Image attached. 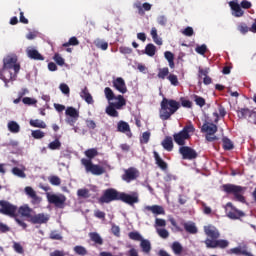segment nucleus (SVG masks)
<instances>
[{
    "label": "nucleus",
    "mask_w": 256,
    "mask_h": 256,
    "mask_svg": "<svg viewBox=\"0 0 256 256\" xmlns=\"http://www.w3.org/2000/svg\"><path fill=\"white\" fill-rule=\"evenodd\" d=\"M204 233L207 237H210L204 241L207 249H227V247H229L228 240L219 239L221 237V233H219V230L214 226H204Z\"/></svg>",
    "instance_id": "obj_1"
},
{
    "label": "nucleus",
    "mask_w": 256,
    "mask_h": 256,
    "mask_svg": "<svg viewBox=\"0 0 256 256\" xmlns=\"http://www.w3.org/2000/svg\"><path fill=\"white\" fill-rule=\"evenodd\" d=\"M85 157L81 159V165L85 167L86 173H91L92 175H103L105 173V168L99 164H93V159L99 155L97 148H90L84 152Z\"/></svg>",
    "instance_id": "obj_2"
},
{
    "label": "nucleus",
    "mask_w": 256,
    "mask_h": 256,
    "mask_svg": "<svg viewBox=\"0 0 256 256\" xmlns=\"http://www.w3.org/2000/svg\"><path fill=\"white\" fill-rule=\"evenodd\" d=\"M160 119L162 121H169L172 115H175L176 111L181 109V103L177 100L163 98L160 103Z\"/></svg>",
    "instance_id": "obj_3"
},
{
    "label": "nucleus",
    "mask_w": 256,
    "mask_h": 256,
    "mask_svg": "<svg viewBox=\"0 0 256 256\" xmlns=\"http://www.w3.org/2000/svg\"><path fill=\"white\" fill-rule=\"evenodd\" d=\"M222 191L228 195H233V201H237L238 203H247V199L244 196L247 191V187L235 184H224L222 186Z\"/></svg>",
    "instance_id": "obj_4"
},
{
    "label": "nucleus",
    "mask_w": 256,
    "mask_h": 256,
    "mask_svg": "<svg viewBox=\"0 0 256 256\" xmlns=\"http://www.w3.org/2000/svg\"><path fill=\"white\" fill-rule=\"evenodd\" d=\"M19 59L17 58V55L11 54L7 55L3 59V69H13L14 74L10 73L9 81H15L17 79V75H19V71H21V64H19Z\"/></svg>",
    "instance_id": "obj_5"
},
{
    "label": "nucleus",
    "mask_w": 256,
    "mask_h": 256,
    "mask_svg": "<svg viewBox=\"0 0 256 256\" xmlns=\"http://www.w3.org/2000/svg\"><path fill=\"white\" fill-rule=\"evenodd\" d=\"M191 133H195V126L189 123L183 127V129L173 135L174 142L180 147H185L186 141L191 139Z\"/></svg>",
    "instance_id": "obj_6"
},
{
    "label": "nucleus",
    "mask_w": 256,
    "mask_h": 256,
    "mask_svg": "<svg viewBox=\"0 0 256 256\" xmlns=\"http://www.w3.org/2000/svg\"><path fill=\"white\" fill-rule=\"evenodd\" d=\"M118 102H111L108 107H106V113L110 117H119V112L117 109H123L125 105H127V100H125V97L123 95H118L116 97Z\"/></svg>",
    "instance_id": "obj_7"
},
{
    "label": "nucleus",
    "mask_w": 256,
    "mask_h": 256,
    "mask_svg": "<svg viewBox=\"0 0 256 256\" xmlns=\"http://www.w3.org/2000/svg\"><path fill=\"white\" fill-rule=\"evenodd\" d=\"M120 195L121 192L117 191L115 188H108L104 190L102 196L98 199V203L104 205V203L109 204L113 203V201H119Z\"/></svg>",
    "instance_id": "obj_8"
},
{
    "label": "nucleus",
    "mask_w": 256,
    "mask_h": 256,
    "mask_svg": "<svg viewBox=\"0 0 256 256\" xmlns=\"http://www.w3.org/2000/svg\"><path fill=\"white\" fill-rule=\"evenodd\" d=\"M0 213L8 217H17V206L7 200H0Z\"/></svg>",
    "instance_id": "obj_9"
},
{
    "label": "nucleus",
    "mask_w": 256,
    "mask_h": 256,
    "mask_svg": "<svg viewBox=\"0 0 256 256\" xmlns=\"http://www.w3.org/2000/svg\"><path fill=\"white\" fill-rule=\"evenodd\" d=\"M179 154L182 155V159L187 161H193L199 157L197 151L189 146H181L179 148Z\"/></svg>",
    "instance_id": "obj_10"
},
{
    "label": "nucleus",
    "mask_w": 256,
    "mask_h": 256,
    "mask_svg": "<svg viewBox=\"0 0 256 256\" xmlns=\"http://www.w3.org/2000/svg\"><path fill=\"white\" fill-rule=\"evenodd\" d=\"M226 215L229 219H241V217H245V212L237 209L233 206V203L228 202L226 204Z\"/></svg>",
    "instance_id": "obj_11"
},
{
    "label": "nucleus",
    "mask_w": 256,
    "mask_h": 256,
    "mask_svg": "<svg viewBox=\"0 0 256 256\" xmlns=\"http://www.w3.org/2000/svg\"><path fill=\"white\" fill-rule=\"evenodd\" d=\"M236 113L238 119H247V117L251 119V117H253L254 120L252 121V123L256 125V112L254 110H251L249 108H238Z\"/></svg>",
    "instance_id": "obj_12"
},
{
    "label": "nucleus",
    "mask_w": 256,
    "mask_h": 256,
    "mask_svg": "<svg viewBox=\"0 0 256 256\" xmlns=\"http://www.w3.org/2000/svg\"><path fill=\"white\" fill-rule=\"evenodd\" d=\"M139 170L135 167H130L124 171V174L122 175L123 181H126V183H131V181H135L139 177Z\"/></svg>",
    "instance_id": "obj_13"
},
{
    "label": "nucleus",
    "mask_w": 256,
    "mask_h": 256,
    "mask_svg": "<svg viewBox=\"0 0 256 256\" xmlns=\"http://www.w3.org/2000/svg\"><path fill=\"white\" fill-rule=\"evenodd\" d=\"M119 201L127 205H135V203H139V196L137 194L130 195L125 192H120Z\"/></svg>",
    "instance_id": "obj_14"
},
{
    "label": "nucleus",
    "mask_w": 256,
    "mask_h": 256,
    "mask_svg": "<svg viewBox=\"0 0 256 256\" xmlns=\"http://www.w3.org/2000/svg\"><path fill=\"white\" fill-rule=\"evenodd\" d=\"M67 201V198L65 195L58 196L57 194H51L48 195V202L52 205H55V207L62 208L63 205H65V202Z\"/></svg>",
    "instance_id": "obj_15"
},
{
    "label": "nucleus",
    "mask_w": 256,
    "mask_h": 256,
    "mask_svg": "<svg viewBox=\"0 0 256 256\" xmlns=\"http://www.w3.org/2000/svg\"><path fill=\"white\" fill-rule=\"evenodd\" d=\"M112 85L116 91L125 95L127 93V84H125V80L122 77H118L112 81Z\"/></svg>",
    "instance_id": "obj_16"
},
{
    "label": "nucleus",
    "mask_w": 256,
    "mask_h": 256,
    "mask_svg": "<svg viewBox=\"0 0 256 256\" xmlns=\"http://www.w3.org/2000/svg\"><path fill=\"white\" fill-rule=\"evenodd\" d=\"M29 221L33 225H43V223H47V221H49V217H47L43 213H40V214L30 216Z\"/></svg>",
    "instance_id": "obj_17"
},
{
    "label": "nucleus",
    "mask_w": 256,
    "mask_h": 256,
    "mask_svg": "<svg viewBox=\"0 0 256 256\" xmlns=\"http://www.w3.org/2000/svg\"><path fill=\"white\" fill-rule=\"evenodd\" d=\"M217 131L218 128L213 122H205L201 127V132L207 135H215Z\"/></svg>",
    "instance_id": "obj_18"
},
{
    "label": "nucleus",
    "mask_w": 256,
    "mask_h": 256,
    "mask_svg": "<svg viewBox=\"0 0 256 256\" xmlns=\"http://www.w3.org/2000/svg\"><path fill=\"white\" fill-rule=\"evenodd\" d=\"M145 211H150V213H153L155 217L158 215H165V208L161 205H152V206H145Z\"/></svg>",
    "instance_id": "obj_19"
},
{
    "label": "nucleus",
    "mask_w": 256,
    "mask_h": 256,
    "mask_svg": "<svg viewBox=\"0 0 256 256\" xmlns=\"http://www.w3.org/2000/svg\"><path fill=\"white\" fill-rule=\"evenodd\" d=\"M152 5L145 2L144 4L141 1H136L134 3V8L138 10L139 15H145V11H151Z\"/></svg>",
    "instance_id": "obj_20"
},
{
    "label": "nucleus",
    "mask_w": 256,
    "mask_h": 256,
    "mask_svg": "<svg viewBox=\"0 0 256 256\" xmlns=\"http://www.w3.org/2000/svg\"><path fill=\"white\" fill-rule=\"evenodd\" d=\"M80 97L81 99H83L84 101H86L88 103V105H93V103H95V100H93V96L91 95V93L89 92V88H87V86H85L81 92H80Z\"/></svg>",
    "instance_id": "obj_21"
},
{
    "label": "nucleus",
    "mask_w": 256,
    "mask_h": 256,
    "mask_svg": "<svg viewBox=\"0 0 256 256\" xmlns=\"http://www.w3.org/2000/svg\"><path fill=\"white\" fill-rule=\"evenodd\" d=\"M229 6L231 7L232 11H234V17H243V15H245V12L243 9H241V5H239V3L236 1H230Z\"/></svg>",
    "instance_id": "obj_22"
},
{
    "label": "nucleus",
    "mask_w": 256,
    "mask_h": 256,
    "mask_svg": "<svg viewBox=\"0 0 256 256\" xmlns=\"http://www.w3.org/2000/svg\"><path fill=\"white\" fill-rule=\"evenodd\" d=\"M26 53L29 59H33L34 61H45V57L36 49H28L26 50Z\"/></svg>",
    "instance_id": "obj_23"
},
{
    "label": "nucleus",
    "mask_w": 256,
    "mask_h": 256,
    "mask_svg": "<svg viewBox=\"0 0 256 256\" xmlns=\"http://www.w3.org/2000/svg\"><path fill=\"white\" fill-rule=\"evenodd\" d=\"M24 191L26 195H28L30 199H32V203H41V198L37 196V192H35V190L32 187L27 186L24 188Z\"/></svg>",
    "instance_id": "obj_24"
},
{
    "label": "nucleus",
    "mask_w": 256,
    "mask_h": 256,
    "mask_svg": "<svg viewBox=\"0 0 256 256\" xmlns=\"http://www.w3.org/2000/svg\"><path fill=\"white\" fill-rule=\"evenodd\" d=\"M154 155V159H155V163L156 165L162 170V171H167L168 169V165L167 162H165L163 159H161V156L159 155V153L157 151L153 152Z\"/></svg>",
    "instance_id": "obj_25"
},
{
    "label": "nucleus",
    "mask_w": 256,
    "mask_h": 256,
    "mask_svg": "<svg viewBox=\"0 0 256 256\" xmlns=\"http://www.w3.org/2000/svg\"><path fill=\"white\" fill-rule=\"evenodd\" d=\"M230 255H245V256H253L250 252L247 251V249H243V247L238 246L235 248H232L228 251Z\"/></svg>",
    "instance_id": "obj_26"
},
{
    "label": "nucleus",
    "mask_w": 256,
    "mask_h": 256,
    "mask_svg": "<svg viewBox=\"0 0 256 256\" xmlns=\"http://www.w3.org/2000/svg\"><path fill=\"white\" fill-rule=\"evenodd\" d=\"M117 131L119 133H131V126H129V123L120 120L117 124Z\"/></svg>",
    "instance_id": "obj_27"
},
{
    "label": "nucleus",
    "mask_w": 256,
    "mask_h": 256,
    "mask_svg": "<svg viewBox=\"0 0 256 256\" xmlns=\"http://www.w3.org/2000/svg\"><path fill=\"white\" fill-rule=\"evenodd\" d=\"M161 145L165 151H173V138L171 136H166L161 142Z\"/></svg>",
    "instance_id": "obj_28"
},
{
    "label": "nucleus",
    "mask_w": 256,
    "mask_h": 256,
    "mask_svg": "<svg viewBox=\"0 0 256 256\" xmlns=\"http://www.w3.org/2000/svg\"><path fill=\"white\" fill-rule=\"evenodd\" d=\"M140 247L142 249V252L146 255H149L151 253V242L147 239H141L140 240Z\"/></svg>",
    "instance_id": "obj_29"
},
{
    "label": "nucleus",
    "mask_w": 256,
    "mask_h": 256,
    "mask_svg": "<svg viewBox=\"0 0 256 256\" xmlns=\"http://www.w3.org/2000/svg\"><path fill=\"white\" fill-rule=\"evenodd\" d=\"M94 45L97 49H101L102 51H107L109 49V43L103 39L94 40Z\"/></svg>",
    "instance_id": "obj_30"
},
{
    "label": "nucleus",
    "mask_w": 256,
    "mask_h": 256,
    "mask_svg": "<svg viewBox=\"0 0 256 256\" xmlns=\"http://www.w3.org/2000/svg\"><path fill=\"white\" fill-rule=\"evenodd\" d=\"M164 57L168 61L170 69H175V55L171 51H166Z\"/></svg>",
    "instance_id": "obj_31"
},
{
    "label": "nucleus",
    "mask_w": 256,
    "mask_h": 256,
    "mask_svg": "<svg viewBox=\"0 0 256 256\" xmlns=\"http://www.w3.org/2000/svg\"><path fill=\"white\" fill-rule=\"evenodd\" d=\"M90 241H93L96 245H103V238L97 232L89 233Z\"/></svg>",
    "instance_id": "obj_32"
},
{
    "label": "nucleus",
    "mask_w": 256,
    "mask_h": 256,
    "mask_svg": "<svg viewBox=\"0 0 256 256\" xmlns=\"http://www.w3.org/2000/svg\"><path fill=\"white\" fill-rule=\"evenodd\" d=\"M65 115L70 118L79 119V112L73 106L66 108Z\"/></svg>",
    "instance_id": "obj_33"
},
{
    "label": "nucleus",
    "mask_w": 256,
    "mask_h": 256,
    "mask_svg": "<svg viewBox=\"0 0 256 256\" xmlns=\"http://www.w3.org/2000/svg\"><path fill=\"white\" fill-rule=\"evenodd\" d=\"M183 227L187 233H190L191 235H195L197 233V226H195V223H183Z\"/></svg>",
    "instance_id": "obj_34"
},
{
    "label": "nucleus",
    "mask_w": 256,
    "mask_h": 256,
    "mask_svg": "<svg viewBox=\"0 0 256 256\" xmlns=\"http://www.w3.org/2000/svg\"><path fill=\"white\" fill-rule=\"evenodd\" d=\"M171 249L174 255H181L183 253V246L178 241L172 243Z\"/></svg>",
    "instance_id": "obj_35"
},
{
    "label": "nucleus",
    "mask_w": 256,
    "mask_h": 256,
    "mask_svg": "<svg viewBox=\"0 0 256 256\" xmlns=\"http://www.w3.org/2000/svg\"><path fill=\"white\" fill-rule=\"evenodd\" d=\"M222 143H223L224 151H231L235 147L233 145V142L231 141V139H229L227 137L222 138Z\"/></svg>",
    "instance_id": "obj_36"
},
{
    "label": "nucleus",
    "mask_w": 256,
    "mask_h": 256,
    "mask_svg": "<svg viewBox=\"0 0 256 256\" xmlns=\"http://www.w3.org/2000/svg\"><path fill=\"white\" fill-rule=\"evenodd\" d=\"M31 208L29 206H22L19 208V213L22 215V217H27L29 220L33 215H31Z\"/></svg>",
    "instance_id": "obj_37"
},
{
    "label": "nucleus",
    "mask_w": 256,
    "mask_h": 256,
    "mask_svg": "<svg viewBox=\"0 0 256 256\" xmlns=\"http://www.w3.org/2000/svg\"><path fill=\"white\" fill-rule=\"evenodd\" d=\"M104 94H105L107 101H113V100L117 101V96H115V93L113 92V90L110 87H106L104 89Z\"/></svg>",
    "instance_id": "obj_38"
},
{
    "label": "nucleus",
    "mask_w": 256,
    "mask_h": 256,
    "mask_svg": "<svg viewBox=\"0 0 256 256\" xmlns=\"http://www.w3.org/2000/svg\"><path fill=\"white\" fill-rule=\"evenodd\" d=\"M30 125L31 127H37L38 129H47V124L39 119L30 120Z\"/></svg>",
    "instance_id": "obj_39"
},
{
    "label": "nucleus",
    "mask_w": 256,
    "mask_h": 256,
    "mask_svg": "<svg viewBox=\"0 0 256 256\" xmlns=\"http://www.w3.org/2000/svg\"><path fill=\"white\" fill-rule=\"evenodd\" d=\"M8 129L10 133H19V131H21V127L15 121H10L8 123Z\"/></svg>",
    "instance_id": "obj_40"
},
{
    "label": "nucleus",
    "mask_w": 256,
    "mask_h": 256,
    "mask_svg": "<svg viewBox=\"0 0 256 256\" xmlns=\"http://www.w3.org/2000/svg\"><path fill=\"white\" fill-rule=\"evenodd\" d=\"M157 52V48L153 44H147L145 48V53L148 57H154Z\"/></svg>",
    "instance_id": "obj_41"
},
{
    "label": "nucleus",
    "mask_w": 256,
    "mask_h": 256,
    "mask_svg": "<svg viewBox=\"0 0 256 256\" xmlns=\"http://www.w3.org/2000/svg\"><path fill=\"white\" fill-rule=\"evenodd\" d=\"M77 195L82 199H89L91 197V193H89V189L87 188L78 189Z\"/></svg>",
    "instance_id": "obj_42"
},
{
    "label": "nucleus",
    "mask_w": 256,
    "mask_h": 256,
    "mask_svg": "<svg viewBox=\"0 0 256 256\" xmlns=\"http://www.w3.org/2000/svg\"><path fill=\"white\" fill-rule=\"evenodd\" d=\"M48 147L51 149V151H57L61 149V141H59V139H55L49 143Z\"/></svg>",
    "instance_id": "obj_43"
},
{
    "label": "nucleus",
    "mask_w": 256,
    "mask_h": 256,
    "mask_svg": "<svg viewBox=\"0 0 256 256\" xmlns=\"http://www.w3.org/2000/svg\"><path fill=\"white\" fill-rule=\"evenodd\" d=\"M12 173L13 175H16V177H20L21 179H25V177H27V174H25V172L19 167L12 168Z\"/></svg>",
    "instance_id": "obj_44"
},
{
    "label": "nucleus",
    "mask_w": 256,
    "mask_h": 256,
    "mask_svg": "<svg viewBox=\"0 0 256 256\" xmlns=\"http://www.w3.org/2000/svg\"><path fill=\"white\" fill-rule=\"evenodd\" d=\"M74 252L76 253V255H80V256H85L88 253L87 248L80 245L74 247Z\"/></svg>",
    "instance_id": "obj_45"
},
{
    "label": "nucleus",
    "mask_w": 256,
    "mask_h": 256,
    "mask_svg": "<svg viewBox=\"0 0 256 256\" xmlns=\"http://www.w3.org/2000/svg\"><path fill=\"white\" fill-rule=\"evenodd\" d=\"M128 237L132 241H141L143 239V236H141V234L139 232H137V231L130 232L128 234Z\"/></svg>",
    "instance_id": "obj_46"
},
{
    "label": "nucleus",
    "mask_w": 256,
    "mask_h": 256,
    "mask_svg": "<svg viewBox=\"0 0 256 256\" xmlns=\"http://www.w3.org/2000/svg\"><path fill=\"white\" fill-rule=\"evenodd\" d=\"M149 139H151V132L146 131L140 137V143H142L143 145H147V143H149Z\"/></svg>",
    "instance_id": "obj_47"
},
{
    "label": "nucleus",
    "mask_w": 256,
    "mask_h": 256,
    "mask_svg": "<svg viewBox=\"0 0 256 256\" xmlns=\"http://www.w3.org/2000/svg\"><path fill=\"white\" fill-rule=\"evenodd\" d=\"M168 75H169V68L164 67V68L159 69L157 77H158V79H165V77H167Z\"/></svg>",
    "instance_id": "obj_48"
},
{
    "label": "nucleus",
    "mask_w": 256,
    "mask_h": 256,
    "mask_svg": "<svg viewBox=\"0 0 256 256\" xmlns=\"http://www.w3.org/2000/svg\"><path fill=\"white\" fill-rule=\"evenodd\" d=\"M49 239H52V241H62L63 236H61V234H59L56 230H54L50 232Z\"/></svg>",
    "instance_id": "obj_49"
},
{
    "label": "nucleus",
    "mask_w": 256,
    "mask_h": 256,
    "mask_svg": "<svg viewBox=\"0 0 256 256\" xmlns=\"http://www.w3.org/2000/svg\"><path fill=\"white\" fill-rule=\"evenodd\" d=\"M48 180L51 185H55L56 187H59V185H61V178H59V176H50Z\"/></svg>",
    "instance_id": "obj_50"
},
{
    "label": "nucleus",
    "mask_w": 256,
    "mask_h": 256,
    "mask_svg": "<svg viewBox=\"0 0 256 256\" xmlns=\"http://www.w3.org/2000/svg\"><path fill=\"white\" fill-rule=\"evenodd\" d=\"M55 63H57V65H59L60 67H63V65H65V59H63L62 56H60L59 53H56L53 57Z\"/></svg>",
    "instance_id": "obj_51"
},
{
    "label": "nucleus",
    "mask_w": 256,
    "mask_h": 256,
    "mask_svg": "<svg viewBox=\"0 0 256 256\" xmlns=\"http://www.w3.org/2000/svg\"><path fill=\"white\" fill-rule=\"evenodd\" d=\"M156 231L159 237H161L162 239H167L169 237V231H167V229L165 228H161V229L157 228Z\"/></svg>",
    "instance_id": "obj_52"
},
{
    "label": "nucleus",
    "mask_w": 256,
    "mask_h": 256,
    "mask_svg": "<svg viewBox=\"0 0 256 256\" xmlns=\"http://www.w3.org/2000/svg\"><path fill=\"white\" fill-rule=\"evenodd\" d=\"M31 135L34 139H43V137H45V132L41 130H33Z\"/></svg>",
    "instance_id": "obj_53"
},
{
    "label": "nucleus",
    "mask_w": 256,
    "mask_h": 256,
    "mask_svg": "<svg viewBox=\"0 0 256 256\" xmlns=\"http://www.w3.org/2000/svg\"><path fill=\"white\" fill-rule=\"evenodd\" d=\"M195 51L198 55H205L207 53V45L202 44L200 46H196Z\"/></svg>",
    "instance_id": "obj_54"
},
{
    "label": "nucleus",
    "mask_w": 256,
    "mask_h": 256,
    "mask_svg": "<svg viewBox=\"0 0 256 256\" xmlns=\"http://www.w3.org/2000/svg\"><path fill=\"white\" fill-rule=\"evenodd\" d=\"M70 45H73V46L79 45V40L77 39V37L75 36L71 37L68 42L63 44V47H69Z\"/></svg>",
    "instance_id": "obj_55"
},
{
    "label": "nucleus",
    "mask_w": 256,
    "mask_h": 256,
    "mask_svg": "<svg viewBox=\"0 0 256 256\" xmlns=\"http://www.w3.org/2000/svg\"><path fill=\"white\" fill-rule=\"evenodd\" d=\"M168 81H170L171 85H174V87H177L179 85V79L177 78V75L175 74H170L167 77Z\"/></svg>",
    "instance_id": "obj_56"
},
{
    "label": "nucleus",
    "mask_w": 256,
    "mask_h": 256,
    "mask_svg": "<svg viewBox=\"0 0 256 256\" xmlns=\"http://www.w3.org/2000/svg\"><path fill=\"white\" fill-rule=\"evenodd\" d=\"M194 101L198 107H205V98L195 95Z\"/></svg>",
    "instance_id": "obj_57"
},
{
    "label": "nucleus",
    "mask_w": 256,
    "mask_h": 256,
    "mask_svg": "<svg viewBox=\"0 0 256 256\" xmlns=\"http://www.w3.org/2000/svg\"><path fill=\"white\" fill-rule=\"evenodd\" d=\"M238 31L240 33H249V31H251V28L247 27V24L241 23L240 25H238Z\"/></svg>",
    "instance_id": "obj_58"
},
{
    "label": "nucleus",
    "mask_w": 256,
    "mask_h": 256,
    "mask_svg": "<svg viewBox=\"0 0 256 256\" xmlns=\"http://www.w3.org/2000/svg\"><path fill=\"white\" fill-rule=\"evenodd\" d=\"M22 102L24 103V105H35V104H37V100H35L31 97H24L22 99Z\"/></svg>",
    "instance_id": "obj_59"
},
{
    "label": "nucleus",
    "mask_w": 256,
    "mask_h": 256,
    "mask_svg": "<svg viewBox=\"0 0 256 256\" xmlns=\"http://www.w3.org/2000/svg\"><path fill=\"white\" fill-rule=\"evenodd\" d=\"M209 68H199L198 70V77H208L209 76Z\"/></svg>",
    "instance_id": "obj_60"
},
{
    "label": "nucleus",
    "mask_w": 256,
    "mask_h": 256,
    "mask_svg": "<svg viewBox=\"0 0 256 256\" xmlns=\"http://www.w3.org/2000/svg\"><path fill=\"white\" fill-rule=\"evenodd\" d=\"M152 39L156 45H163V39L159 37V34L157 33H152Z\"/></svg>",
    "instance_id": "obj_61"
},
{
    "label": "nucleus",
    "mask_w": 256,
    "mask_h": 256,
    "mask_svg": "<svg viewBox=\"0 0 256 256\" xmlns=\"http://www.w3.org/2000/svg\"><path fill=\"white\" fill-rule=\"evenodd\" d=\"M167 221L165 219L156 218L155 219V227H166Z\"/></svg>",
    "instance_id": "obj_62"
},
{
    "label": "nucleus",
    "mask_w": 256,
    "mask_h": 256,
    "mask_svg": "<svg viewBox=\"0 0 256 256\" xmlns=\"http://www.w3.org/2000/svg\"><path fill=\"white\" fill-rule=\"evenodd\" d=\"M13 249L16 253L23 254V246H21L18 242H14Z\"/></svg>",
    "instance_id": "obj_63"
},
{
    "label": "nucleus",
    "mask_w": 256,
    "mask_h": 256,
    "mask_svg": "<svg viewBox=\"0 0 256 256\" xmlns=\"http://www.w3.org/2000/svg\"><path fill=\"white\" fill-rule=\"evenodd\" d=\"M50 256H65V251L63 250H54L50 253Z\"/></svg>",
    "instance_id": "obj_64"
}]
</instances>
